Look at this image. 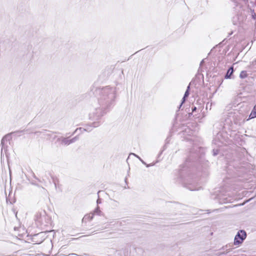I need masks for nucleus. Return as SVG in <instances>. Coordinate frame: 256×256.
Returning a JSON list of instances; mask_svg holds the SVG:
<instances>
[{"instance_id": "f257e3e1", "label": "nucleus", "mask_w": 256, "mask_h": 256, "mask_svg": "<svg viewBox=\"0 0 256 256\" xmlns=\"http://www.w3.org/2000/svg\"><path fill=\"white\" fill-rule=\"evenodd\" d=\"M116 98V89L114 88L106 86L100 92L98 102L102 108H108L114 103Z\"/></svg>"}, {"instance_id": "f03ea898", "label": "nucleus", "mask_w": 256, "mask_h": 256, "mask_svg": "<svg viewBox=\"0 0 256 256\" xmlns=\"http://www.w3.org/2000/svg\"><path fill=\"white\" fill-rule=\"evenodd\" d=\"M246 232L244 230H239L235 236L234 244L235 246L241 244L246 239Z\"/></svg>"}, {"instance_id": "7ed1b4c3", "label": "nucleus", "mask_w": 256, "mask_h": 256, "mask_svg": "<svg viewBox=\"0 0 256 256\" xmlns=\"http://www.w3.org/2000/svg\"><path fill=\"white\" fill-rule=\"evenodd\" d=\"M77 140V137H75L70 140H68V138L60 137L58 138L57 141L60 142V144L62 145L67 146L75 142Z\"/></svg>"}, {"instance_id": "20e7f679", "label": "nucleus", "mask_w": 256, "mask_h": 256, "mask_svg": "<svg viewBox=\"0 0 256 256\" xmlns=\"http://www.w3.org/2000/svg\"><path fill=\"white\" fill-rule=\"evenodd\" d=\"M94 215H98L102 216V213L101 210H100V208L97 206V208L95 209L93 212L89 214L88 216H85L84 218L85 219H89L90 220H92L93 218Z\"/></svg>"}, {"instance_id": "39448f33", "label": "nucleus", "mask_w": 256, "mask_h": 256, "mask_svg": "<svg viewBox=\"0 0 256 256\" xmlns=\"http://www.w3.org/2000/svg\"><path fill=\"white\" fill-rule=\"evenodd\" d=\"M8 138V136H5L2 140V142H1V145H2L1 150H2V152L3 150H5V146H4L5 142H7Z\"/></svg>"}, {"instance_id": "423d86ee", "label": "nucleus", "mask_w": 256, "mask_h": 256, "mask_svg": "<svg viewBox=\"0 0 256 256\" xmlns=\"http://www.w3.org/2000/svg\"><path fill=\"white\" fill-rule=\"evenodd\" d=\"M189 88H190V86H188L187 87V90H186V92L184 93V97L182 98V102L179 108H180L182 106L183 104V103H184V102H185L186 98H187L188 96V95H189V92H188Z\"/></svg>"}, {"instance_id": "0eeeda50", "label": "nucleus", "mask_w": 256, "mask_h": 256, "mask_svg": "<svg viewBox=\"0 0 256 256\" xmlns=\"http://www.w3.org/2000/svg\"><path fill=\"white\" fill-rule=\"evenodd\" d=\"M234 72V68L232 66H231L228 70L227 73L225 76L226 78H230L231 75Z\"/></svg>"}, {"instance_id": "6e6552de", "label": "nucleus", "mask_w": 256, "mask_h": 256, "mask_svg": "<svg viewBox=\"0 0 256 256\" xmlns=\"http://www.w3.org/2000/svg\"><path fill=\"white\" fill-rule=\"evenodd\" d=\"M248 76V74L246 73V72L245 70L242 71L240 74V77L241 78H246Z\"/></svg>"}, {"instance_id": "1a4fd4ad", "label": "nucleus", "mask_w": 256, "mask_h": 256, "mask_svg": "<svg viewBox=\"0 0 256 256\" xmlns=\"http://www.w3.org/2000/svg\"><path fill=\"white\" fill-rule=\"evenodd\" d=\"M86 130V129H84V128H79L76 129V130L74 131V133H78V131L82 132V130Z\"/></svg>"}, {"instance_id": "9d476101", "label": "nucleus", "mask_w": 256, "mask_h": 256, "mask_svg": "<svg viewBox=\"0 0 256 256\" xmlns=\"http://www.w3.org/2000/svg\"><path fill=\"white\" fill-rule=\"evenodd\" d=\"M134 154V156H136L141 162L142 164H146V162L140 158V157H139L138 156H136V154Z\"/></svg>"}, {"instance_id": "9b49d317", "label": "nucleus", "mask_w": 256, "mask_h": 256, "mask_svg": "<svg viewBox=\"0 0 256 256\" xmlns=\"http://www.w3.org/2000/svg\"><path fill=\"white\" fill-rule=\"evenodd\" d=\"M93 125H94V127H98L99 125H100V124L99 122H94L93 124Z\"/></svg>"}, {"instance_id": "f8f14e48", "label": "nucleus", "mask_w": 256, "mask_h": 256, "mask_svg": "<svg viewBox=\"0 0 256 256\" xmlns=\"http://www.w3.org/2000/svg\"><path fill=\"white\" fill-rule=\"evenodd\" d=\"M196 106H194V107H192V112H194L196 111Z\"/></svg>"}, {"instance_id": "ddd939ff", "label": "nucleus", "mask_w": 256, "mask_h": 256, "mask_svg": "<svg viewBox=\"0 0 256 256\" xmlns=\"http://www.w3.org/2000/svg\"><path fill=\"white\" fill-rule=\"evenodd\" d=\"M96 202H97V204H100V203H101V200H100V198H98V200H97V201H96Z\"/></svg>"}, {"instance_id": "4468645a", "label": "nucleus", "mask_w": 256, "mask_h": 256, "mask_svg": "<svg viewBox=\"0 0 256 256\" xmlns=\"http://www.w3.org/2000/svg\"><path fill=\"white\" fill-rule=\"evenodd\" d=\"M152 165H153V164H146V166H147V167H148V166H152Z\"/></svg>"}, {"instance_id": "2eb2a0df", "label": "nucleus", "mask_w": 256, "mask_h": 256, "mask_svg": "<svg viewBox=\"0 0 256 256\" xmlns=\"http://www.w3.org/2000/svg\"><path fill=\"white\" fill-rule=\"evenodd\" d=\"M216 152H214V155H216Z\"/></svg>"}, {"instance_id": "dca6fc26", "label": "nucleus", "mask_w": 256, "mask_h": 256, "mask_svg": "<svg viewBox=\"0 0 256 256\" xmlns=\"http://www.w3.org/2000/svg\"><path fill=\"white\" fill-rule=\"evenodd\" d=\"M216 152H214V155H216Z\"/></svg>"}, {"instance_id": "f3484780", "label": "nucleus", "mask_w": 256, "mask_h": 256, "mask_svg": "<svg viewBox=\"0 0 256 256\" xmlns=\"http://www.w3.org/2000/svg\"><path fill=\"white\" fill-rule=\"evenodd\" d=\"M195 190H198V189H196Z\"/></svg>"}]
</instances>
